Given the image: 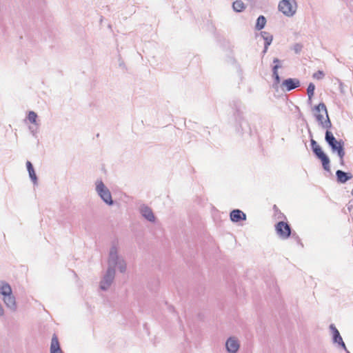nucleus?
I'll list each match as a JSON object with an SVG mask.
<instances>
[{"instance_id": "f257e3e1", "label": "nucleus", "mask_w": 353, "mask_h": 353, "mask_svg": "<svg viewBox=\"0 0 353 353\" xmlns=\"http://www.w3.org/2000/svg\"><path fill=\"white\" fill-rule=\"evenodd\" d=\"M315 117L321 125L325 129H330L332 126L329 119L326 106L324 103H319L315 108Z\"/></svg>"}, {"instance_id": "f03ea898", "label": "nucleus", "mask_w": 353, "mask_h": 353, "mask_svg": "<svg viewBox=\"0 0 353 353\" xmlns=\"http://www.w3.org/2000/svg\"><path fill=\"white\" fill-rule=\"evenodd\" d=\"M325 141L331 147L333 152H336L338 155L339 156L341 161H343V157L345 156L344 151V143L342 141H337L334 137L333 134L327 130L325 133Z\"/></svg>"}, {"instance_id": "7ed1b4c3", "label": "nucleus", "mask_w": 353, "mask_h": 353, "mask_svg": "<svg viewBox=\"0 0 353 353\" xmlns=\"http://www.w3.org/2000/svg\"><path fill=\"white\" fill-rule=\"evenodd\" d=\"M0 296L8 308L12 311L16 310V299L12 288H0Z\"/></svg>"}, {"instance_id": "20e7f679", "label": "nucleus", "mask_w": 353, "mask_h": 353, "mask_svg": "<svg viewBox=\"0 0 353 353\" xmlns=\"http://www.w3.org/2000/svg\"><path fill=\"white\" fill-rule=\"evenodd\" d=\"M241 347V340L236 335L228 336L224 343L225 353H239Z\"/></svg>"}, {"instance_id": "39448f33", "label": "nucleus", "mask_w": 353, "mask_h": 353, "mask_svg": "<svg viewBox=\"0 0 353 353\" xmlns=\"http://www.w3.org/2000/svg\"><path fill=\"white\" fill-rule=\"evenodd\" d=\"M279 10L287 17H292L296 12L297 4L295 0H281Z\"/></svg>"}, {"instance_id": "423d86ee", "label": "nucleus", "mask_w": 353, "mask_h": 353, "mask_svg": "<svg viewBox=\"0 0 353 353\" xmlns=\"http://www.w3.org/2000/svg\"><path fill=\"white\" fill-rule=\"evenodd\" d=\"M311 147L315 155L321 161L323 168L329 171L330 167V159L323 152L321 148L314 139L311 140Z\"/></svg>"}, {"instance_id": "0eeeda50", "label": "nucleus", "mask_w": 353, "mask_h": 353, "mask_svg": "<svg viewBox=\"0 0 353 353\" xmlns=\"http://www.w3.org/2000/svg\"><path fill=\"white\" fill-rule=\"evenodd\" d=\"M275 230L277 234L283 239H287L291 234L290 225L284 221H280L275 225Z\"/></svg>"}, {"instance_id": "6e6552de", "label": "nucleus", "mask_w": 353, "mask_h": 353, "mask_svg": "<svg viewBox=\"0 0 353 353\" xmlns=\"http://www.w3.org/2000/svg\"><path fill=\"white\" fill-rule=\"evenodd\" d=\"M329 329L333 343L347 351L345 344L336 326L334 324H331Z\"/></svg>"}, {"instance_id": "1a4fd4ad", "label": "nucleus", "mask_w": 353, "mask_h": 353, "mask_svg": "<svg viewBox=\"0 0 353 353\" xmlns=\"http://www.w3.org/2000/svg\"><path fill=\"white\" fill-rule=\"evenodd\" d=\"M97 191L102 199L108 204L112 203L111 194L109 190L104 185L103 182L99 181L97 184Z\"/></svg>"}, {"instance_id": "9d476101", "label": "nucleus", "mask_w": 353, "mask_h": 353, "mask_svg": "<svg viewBox=\"0 0 353 353\" xmlns=\"http://www.w3.org/2000/svg\"><path fill=\"white\" fill-rule=\"evenodd\" d=\"M300 86V81L297 79H288L281 83V88L283 90L290 91Z\"/></svg>"}, {"instance_id": "9b49d317", "label": "nucleus", "mask_w": 353, "mask_h": 353, "mask_svg": "<svg viewBox=\"0 0 353 353\" xmlns=\"http://www.w3.org/2000/svg\"><path fill=\"white\" fill-rule=\"evenodd\" d=\"M50 353H63L58 339L55 335L51 339Z\"/></svg>"}, {"instance_id": "f8f14e48", "label": "nucleus", "mask_w": 353, "mask_h": 353, "mask_svg": "<svg viewBox=\"0 0 353 353\" xmlns=\"http://www.w3.org/2000/svg\"><path fill=\"white\" fill-rule=\"evenodd\" d=\"M230 218L232 221L238 222L241 220H245L246 215L239 210H234L230 213Z\"/></svg>"}, {"instance_id": "ddd939ff", "label": "nucleus", "mask_w": 353, "mask_h": 353, "mask_svg": "<svg viewBox=\"0 0 353 353\" xmlns=\"http://www.w3.org/2000/svg\"><path fill=\"white\" fill-rule=\"evenodd\" d=\"M336 175L338 181L342 183H345L347 181L352 178V175L350 173H347L342 170H337Z\"/></svg>"}, {"instance_id": "4468645a", "label": "nucleus", "mask_w": 353, "mask_h": 353, "mask_svg": "<svg viewBox=\"0 0 353 353\" xmlns=\"http://www.w3.org/2000/svg\"><path fill=\"white\" fill-rule=\"evenodd\" d=\"M274 63H279V60L276 58V59H274ZM279 68H281V65H279V64H276L273 67V69H272L273 77L274 79V84H276V85L279 84L280 82H281V78H280V77L279 75V72H278V69Z\"/></svg>"}, {"instance_id": "2eb2a0df", "label": "nucleus", "mask_w": 353, "mask_h": 353, "mask_svg": "<svg viewBox=\"0 0 353 353\" xmlns=\"http://www.w3.org/2000/svg\"><path fill=\"white\" fill-rule=\"evenodd\" d=\"M142 215L147 219L148 221H153L154 220V216L152 211L148 207L144 206L141 210Z\"/></svg>"}, {"instance_id": "dca6fc26", "label": "nucleus", "mask_w": 353, "mask_h": 353, "mask_svg": "<svg viewBox=\"0 0 353 353\" xmlns=\"http://www.w3.org/2000/svg\"><path fill=\"white\" fill-rule=\"evenodd\" d=\"M261 34L265 41V47H264L263 52L265 53L268 50V46L271 44V43L272 41L273 37L272 34H270V33H268L267 32H263L261 33Z\"/></svg>"}, {"instance_id": "f3484780", "label": "nucleus", "mask_w": 353, "mask_h": 353, "mask_svg": "<svg viewBox=\"0 0 353 353\" xmlns=\"http://www.w3.org/2000/svg\"><path fill=\"white\" fill-rule=\"evenodd\" d=\"M233 8L236 12H241L245 8L244 3L241 0H236L233 3Z\"/></svg>"}, {"instance_id": "a211bd4d", "label": "nucleus", "mask_w": 353, "mask_h": 353, "mask_svg": "<svg viewBox=\"0 0 353 353\" xmlns=\"http://www.w3.org/2000/svg\"><path fill=\"white\" fill-rule=\"evenodd\" d=\"M266 23V19L263 16H260L257 19L256 23V29L258 30H260L264 28Z\"/></svg>"}, {"instance_id": "6ab92c4d", "label": "nucleus", "mask_w": 353, "mask_h": 353, "mask_svg": "<svg viewBox=\"0 0 353 353\" xmlns=\"http://www.w3.org/2000/svg\"><path fill=\"white\" fill-rule=\"evenodd\" d=\"M26 165H27V169L28 170L29 175H30V178L34 181H36L37 176H36V174H35V172L34 170V168H33V166H32V163L30 161H27Z\"/></svg>"}, {"instance_id": "aec40b11", "label": "nucleus", "mask_w": 353, "mask_h": 353, "mask_svg": "<svg viewBox=\"0 0 353 353\" xmlns=\"http://www.w3.org/2000/svg\"><path fill=\"white\" fill-rule=\"evenodd\" d=\"M114 276V270L112 269H108L107 273L104 277V279L107 283L112 281Z\"/></svg>"}, {"instance_id": "412c9836", "label": "nucleus", "mask_w": 353, "mask_h": 353, "mask_svg": "<svg viewBox=\"0 0 353 353\" xmlns=\"http://www.w3.org/2000/svg\"><path fill=\"white\" fill-rule=\"evenodd\" d=\"M37 114L34 112H33V111L29 112L28 115V119L29 120V121L30 123L36 124L37 123Z\"/></svg>"}, {"instance_id": "4be33fe9", "label": "nucleus", "mask_w": 353, "mask_h": 353, "mask_svg": "<svg viewBox=\"0 0 353 353\" xmlns=\"http://www.w3.org/2000/svg\"><path fill=\"white\" fill-rule=\"evenodd\" d=\"M314 90H315L314 84L312 83H310L308 85L307 89V93L309 99H311L314 96Z\"/></svg>"}, {"instance_id": "5701e85b", "label": "nucleus", "mask_w": 353, "mask_h": 353, "mask_svg": "<svg viewBox=\"0 0 353 353\" xmlns=\"http://www.w3.org/2000/svg\"><path fill=\"white\" fill-rule=\"evenodd\" d=\"M312 77L315 79H322L324 77V73L323 71L319 70L316 72L314 73Z\"/></svg>"}, {"instance_id": "b1692460", "label": "nucleus", "mask_w": 353, "mask_h": 353, "mask_svg": "<svg viewBox=\"0 0 353 353\" xmlns=\"http://www.w3.org/2000/svg\"><path fill=\"white\" fill-rule=\"evenodd\" d=\"M119 270L120 272H123L125 270L126 265L123 261H120L119 263Z\"/></svg>"}, {"instance_id": "393cba45", "label": "nucleus", "mask_w": 353, "mask_h": 353, "mask_svg": "<svg viewBox=\"0 0 353 353\" xmlns=\"http://www.w3.org/2000/svg\"><path fill=\"white\" fill-rule=\"evenodd\" d=\"M4 315V309L3 308L1 304L0 303V316Z\"/></svg>"}, {"instance_id": "a878e982", "label": "nucleus", "mask_w": 353, "mask_h": 353, "mask_svg": "<svg viewBox=\"0 0 353 353\" xmlns=\"http://www.w3.org/2000/svg\"><path fill=\"white\" fill-rule=\"evenodd\" d=\"M351 194L353 195V189L351 191Z\"/></svg>"}]
</instances>
